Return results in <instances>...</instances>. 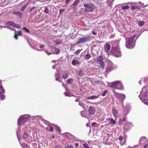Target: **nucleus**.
Returning <instances> with one entry per match:
<instances>
[{
  "instance_id": "11",
  "label": "nucleus",
  "mask_w": 148,
  "mask_h": 148,
  "mask_svg": "<svg viewBox=\"0 0 148 148\" xmlns=\"http://www.w3.org/2000/svg\"><path fill=\"white\" fill-rule=\"evenodd\" d=\"M132 125L129 122L126 123L124 125L125 130V131H127L129 129H130L132 127Z\"/></svg>"
},
{
  "instance_id": "47",
  "label": "nucleus",
  "mask_w": 148,
  "mask_h": 148,
  "mask_svg": "<svg viewBox=\"0 0 148 148\" xmlns=\"http://www.w3.org/2000/svg\"><path fill=\"white\" fill-rule=\"evenodd\" d=\"M92 34L96 36L97 35V33L96 30H94L92 32Z\"/></svg>"
},
{
  "instance_id": "8",
  "label": "nucleus",
  "mask_w": 148,
  "mask_h": 148,
  "mask_svg": "<svg viewBox=\"0 0 148 148\" xmlns=\"http://www.w3.org/2000/svg\"><path fill=\"white\" fill-rule=\"evenodd\" d=\"M89 37L79 38H78V40L77 41L76 44H79L84 43L86 42L89 41Z\"/></svg>"
},
{
  "instance_id": "34",
  "label": "nucleus",
  "mask_w": 148,
  "mask_h": 148,
  "mask_svg": "<svg viewBox=\"0 0 148 148\" xmlns=\"http://www.w3.org/2000/svg\"><path fill=\"white\" fill-rule=\"evenodd\" d=\"M64 94L66 96H68L69 97H71L72 96V95L71 94L68 92H65L64 93Z\"/></svg>"
},
{
  "instance_id": "39",
  "label": "nucleus",
  "mask_w": 148,
  "mask_h": 148,
  "mask_svg": "<svg viewBox=\"0 0 148 148\" xmlns=\"http://www.w3.org/2000/svg\"><path fill=\"white\" fill-rule=\"evenodd\" d=\"M129 7V6L128 5H126L125 6H122V8L123 10H125L127 9H128Z\"/></svg>"
},
{
  "instance_id": "10",
  "label": "nucleus",
  "mask_w": 148,
  "mask_h": 148,
  "mask_svg": "<svg viewBox=\"0 0 148 148\" xmlns=\"http://www.w3.org/2000/svg\"><path fill=\"white\" fill-rule=\"evenodd\" d=\"M13 14L16 15L17 16L19 17L20 18H21L23 15V14L21 12L17 11H13Z\"/></svg>"
},
{
  "instance_id": "60",
  "label": "nucleus",
  "mask_w": 148,
  "mask_h": 148,
  "mask_svg": "<svg viewBox=\"0 0 148 148\" xmlns=\"http://www.w3.org/2000/svg\"><path fill=\"white\" fill-rule=\"evenodd\" d=\"M64 10L63 9H60L59 10V11L60 13L62 12Z\"/></svg>"
},
{
  "instance_id": "17",
  "label": "nucleus",
  "mask_w": 148,
  "mask_h": 148,
  "mask_svg": "<svg viewBox=\"0 0 148 148\" xmlns=\"http://www.w3.org/2000/svg\"><path fill=\"white\" fill-rule=\"evenodd\" d=\"M56 70L57 71V73H56L55 74V76L56 77V81H59L60 82H61V80L59 79V78L60 77V75L59 74V73L57 69Z\"/></svg>"
},
{
  "instance_id": "32",
  "label": "nucleus",
  "mask_w": 148,
  "mask_h": 148,
  "mask_svg": "<svg viewBox=\"0 0 148 148\" xmlns=\"http://www.w3.org/2000/svg\"><path fill=\"white\" fill-rule=\"evenodd\" d=\"M55 51H54V54H58L60 52V50L58 48H55L54 49Z\"/></svg>"
},
{
  "instance_id": "15",
  "label": "nucleus",
  "mask_w": 148,
  "mask_h": 148,
  "mask_svg": "<svg viewBox=\"0 0 148 148\" xmlns=\"http://www.w3.org/2000/svg\"><path fill=\"white\" fill-rule=\"evenodd\" d=\"M22 131L21 130V128L20 127H19L18 128V130H16V135L17 136L18 138V140H19V137L21 135V134L22 133Z\"/></svg>"
},
{
  "instance_id": "44",
  "label": "nucleus",
  "mask_w": 148,
  "mask_h": 148,
  "mask_svg": "<svg viewBox=\"0 0 148 148\" xmlns=\"http://www.w3.org/2000/svg\"><path fill=\"white\" fill-rule=\"evenodd\" d=\"M13 22L12 21H9L8 22H7L6 23V24L7 25H10L12 26V25L13 24Z\"/></svg>"
},
{
  "instance_id": "29",
  "label": "nucleus",
  "mask_w": 148,
  "mask_h": 148,
  "mask_svg": "<svg viewBox=\"0 0 148 148\" xmlns=\"http://www.w3.org/2000/svg\"><path fill=\"white\" fill-rule=\"evenodd\" d=\"M27 4H25L20 9V10L21 11H23L25 9Z\"/></svg>"
},
{
  "instance_id": "46",
  "label": "nucleus",
  "mask_w": 148,
  "mask_h": 148,
  "mask_svg": "<svg viewBox=\"0 0 148 148\" xmlns=\"http://www.w3.org/2000/svg\"><path fill=\"white\" fill-rule=\"evenodd\" d=\"M119 140L121 141H123V137L122 136H120L119 138Z\"/></svg>"
},
{
  "instance_id": "16",
  "label": "nucleus",
  "mask_w": 148,
  "mask_h": 148,
  "mask_svg": "<svg viewBox=\"0 0 148 148\" xmlns=\"http://www.w3.org/2000/svg\"><path fill=\"white\" fill-rule=\"evenodd\" d=\"M112 113L113 116L115 117L118 116V112L117 110L115 109H113L112 110Z\"/></svg>"
},
{
  "instance_id": "41",
  "label": "nucleus",
  "mask_w": 148,
  "mask_h": 148,
  "mask_svg": "<svg viewBox=\"0 0 148 148\" xmlns=\"http://www.w3.org/2000/svg\"><path fill=\"white\" fill-rule=\"evenodd\" d=\"M80 51L81 50L78 49L75 52V54L77 55L80 53Z\"/></svg>"
},
{
  "instance_id": "27",
  "label": "nucleus",
  "mask_w": 148,
  "mask_h": 148,
  "mask_svg": "<svg viewBox=\"0 0 148 148\" xmlns=\"http://www.w3.org/2000/svg\"><path fill=\"white\" fill-rule=\"evenodd\" d=\"M67 82L68 83L72 84L73 82V79L72 78H70L67 80Z\"/></svg>"
},
{
  "instance_id": "26",
  "label": "nucleus",
  "mask_w": 148,
  "mask_h": 148,
  "mask_svg": "<svg viewBox=\"0 0 148 148\" xmlns=\"http://www.w3.org/2000/svg\"><path fill=\"white\" fill-rule=\"evenodd\" d=\"M22 133L23 134V137L24 139H25L28 136L27 134L25 132V130H22Z\"/></svg>"
},
{
  "instance_id": "1",
  "label": "nucleus",
  "mask_w": 148,
  "mask_h": 148,
  "mask_svg": "<svg viewBox=\"0 0 148 148\" xmlns=\"http://www.w3.org/2000/svg\"><path fill=\"white\" fill-rule=\"evenodd\" d=\"M138 97L145 104L148 105V89L147 87L143 88Z\"/></svg>"
},
{
  "instance_id": "59",
  "label": "nucleus",
  "mask_w": 148,
  "mask_h": 148,
  "mask_svg": "<svg viewBox=\"0 0 148 148\" xmlns=\"http://www.w3.org/2000/svg\"><path fill=\"white\" fill-rule=\"evenodd\" d=\"M114 1V0H108V1L109 3V2H111V3H112V2H113V1Z\"/></svg>"
},
{
  "instance_id": "37",
  "label": "nucleus",
  "mask_w": 148,
  "mask_h": 148,
  "mask_svg": "<svg viewBox=\"0 0 148 148\" xmlns=\"http://www.w3.org/2000/svg\"><path fill=\"white\" fill-rule=\"evenodd\" d=\"M103 143H105L106 144L109 145L110 144L108 142H107L106 141V139L104 138L103 140Z\"/></svg>"
},
{
  "instance_id": "33",
  "label": "nucleus",
  "mask_w": 148,
  "mask_h": 148,
  "mask_svg": "<svg viewBox=\"0 0 148 148\" xmlns=\"http://www.w3.org/2000/svg\"><path fill=\"white\" fill-rule=\"evenodd\" d=\"M23 29L25 31V32L27 33H29L30 32V31L29 29L27 28L26 27H23Z\"/></svg>"
},
{
  "instance_id": "55",
  "label": "nucleus",
  "mask_w": 148,
  "mask_h": 148,
  "mask_svg": "<svg viewBox=\"0 0 148 148\" xmlns=\"http://www.w3.org/2000/svg\"><path fill=\"white\" fill-rule=\"evenodd\" d=\"M45 47V45H41L39 47L40 48H43Z\"/></svg>"
},
{
  "instance_id": "31",
  "label": "nucleus",
  "mask_w": 148,
  "mask_h": 148,
  "mask_svg": "<svg viewBox=\"0 0 148 148\" xmlns=\"http://www.w3.org/2000/svg\"><path fill=\"white\" fill-rule=\"evenodd\" d=\"M77 73L80 76H83L84 75L83 71L81 70L78 71Z\"/></svg>"
},
{
  "instance_id": "50",
  "label": "nucleus",
  "mask_w": 148,
  "mask_h": 148,
  "mask_svg": "<svg viewBox=\"0 0 148 148\" xmlns=\"http://www.w3.org/2000/svg\"><path fill=\"white\" fill-rule=\"evenodd\" d=\"M73 147L72 145H68L66 147H65V148H73Z\"/></svg>"
},
{
  "instance_id": "48",
  "label": "nucleus",
  "mask_w": 148,
  "mask_h": 148,
  "mask_svg": "<svg viewBox=\"0 0 148 148\" xmlns=\"http://www.w3.org/2000/svg\"><path fill=\"white\" fill-rule=\"evenodd\" d=\"M81 115L83 117H85L84 112V111H82L81 112Z\"/></svg>"
},
{
  "instance_id": "21",
  "label": "nucleus",
  "mask_w": 148,
  "mask_h": 148,
  "mask_svg": "<svg viewBox=\"0 0 148 148\" xmlns=\"http://www.w3.org/2000/svg\"><path fill=\"white\" fill-rule=\"evenodd\" d=\"M15 33L14 34L15 35L14 36V38L16 40H17L18 39V36L21 35V33H22L21 31H19L17 32L18 34H17L16 32V31H15Z\"/></svg>"
},
{
  "instance_id": "7",
  "label": "nucleus",
  "mask_w": 148,
  "mask_h": 148,
  "mask_svg": "<svg viewBox=\"0 0 148 148\" xmlns=\"http://www.w3.org/2000/svg\"><path fill=\"white\" fill-rule=\"evenodd\" d=\"M27 119L26 115L20 117L18 119V123L20 125H22L27 120Z\"/></svg>"
},
{
  "instance_id": "22",
  "label": "nucleus",
  "mask_w": 148,
  "mask_h": 148,
  "mask_svg": "<svg viewBox=\"0 0 148 148\" xmlns=\"http://www.w3.org/2000/svg\"><path fill=\"white\" fill-rule=\"evenodd\" d=\"M146 140L145 137H142L140 138L139 143L142 144H144Z\"/></svg>"
},
{
  "instance_id": "54",
  "label": "nucleus",
  "mask_w": 148,
  "mask_h": 148,
  "mask_svg": "<svg viewBox=\"0 0 148 148\" xmlns=\"http://www.w3.org/2000/svg\"><path fill=\"white\" fill-rule=\"evenodd\" d=\"M148 147V144H145L144 146V148H147Z\"/></svg>"
},
{
  "instance_id": "45",
  "label": "nucleus",
  "mask_w": 148,
  "mask_h": 148,
  "mask_svg": "<svg viewBox=\"0 0 148 148\" xmlns=\"http://www.w3.org/2000/svg\"><path fill=\"white\" fill-rule=\"evenodd\" d=\"M83 145L85 148H89L88 146L87 143L84 144Z\"/></svg>"
},
{
  "instance_id": "35",
  "label": "nucleus",
  "mask_w": 148,
  "mask_h": 148,
  "mask_svg": "<svg viewBox=\"0 0 148 148\" xmlns=\"http://www.w3.org/2000/svg\"><path fill=\"white\" fill-rule=\"evenodd\" d=\"M108 90H104V91L101 94V95H102V96H105L106 94L108 92Z\"/></svg>"
},
{
  "instance_id": "57",
  "label": "nucleus",
  "mask_w": 148,
  "mask_h": 148,
  "mask_svg": "<svg viewBox=\"0 0 148 148\" xmlns=\"http://www.w3.org/2000/svg\"><path fill=\"white\" fill-rule=\"evenodd\" d=\"M132 10H134L135 9V7L134 6H133L132 7Z\"/></svg>"
},
{
  "instance_id": "42",
  "label": "nucleus",
  "mask_w": 148,
  "mask_h": 148,
  "mask_svg": "<svg viewBox=\"0 0 148 148\" xmlns=\"http://www.w3.org/2000/svg\"><path fill=\"white\" fill-rule=\"evenodd\" d=\"M110 122L112 124H114L116 123V121L113 119H111Z\"/></svg>"
},
{
  "instance_id": "23",
  "label": "nucleus",
  "mask_w": 148,
  "mask_h": 148,
  "mask_svg": "<svg viewBox=\"0 0 148 148\" xmlns=\"http://www.w3.org/2000/svg\"><path fill=\"white\" fill-rule=\"evenodd\" d=\"M113 69V68L112 66L111 65H108L107 66L106 71L107 72H109L110 71L112 70Z\"/></svg>"
},
{
  "instance_id": "3",
  "label": "nucleus",
  "mask_w": 148,
  "mask_h": 148,
  "mask_svg": "<svg viewBox=\"0 0 148 148\" xmlns=\"http://www.w3.org/2000/svg\"><path fill=\"white\" fill-rule=\"evenodd\" d=\"M110 87L114 89L123 90V87L121 82L119 81H116L112 82L110 85Z\"/></svg>"
},
{
  "instance_id": "24",
  "label": "nucleus",
  "mask_w": 148,
  "mask_h": 148,
  "mask_svg": "<svg viewBox=\"0 0 148 148\" xmlns=\"http://www.w3.org/2000/svg\"><path fill=\"white\" fill-rule=\"evenodd\" d=\"M137 23L139 26H142L145 24V22L143 21H138Z\"/></svg>"
},
{
  "instance_id": "58",
  "label": "nucleus",
  "mask_w": 148,
  "mask_h": 148,
  "mask_svg": "<svg viewBox=\"0 0 148 148\" xmlns=\"http://www.w3.org/2000/svg\"><path fill=\"white\" fill-rule=\"evenodd\" d=\"M126 119V118L125 117H123L122 119V120L123 121H125Z\"/></svg>"
},
{
  "instance_id": "64",
  "label": "nucleus",
  "mask_w": 148,
  "mask_h": 148,
  "mask_svg": "<svg viewBox=\"0 0 148 148\" xmlns=\"http://www.w3.org/2000/svg\"><path fill=\"white\" fill-rule=\"evenodd\" d=\"M45 51L46 52V53L48 55H50V54H51V53H49L47 51Z\"/></svg>"
},
{
  "instance_id": "38",
  "label": "nucleus",
  "mask_w": 148,
  "mask_h": 148,
  "mask_svg": "<svg viewBox=\"0 0 148 148\" xmlns=\"http://www.w3.org/2000/svg\"><path fill=\"white\" fill-rule=\"evenodd\" d=\"M91 57V56L90 55V54L89 53H87L86 55H85V58L87 59H88L89 58H90Z\"/></svg>"
},
{
  "instance_id": "19",
  "label": "nucleus",
  "mask_w": 148,
  "mask_h": 148,
  "mask_svg": "<svg viewBox=\"0 0 148 148\" xmlns=\"http://www.w3.org/2000/svg\"><path fill=\"white\" fill-rule=\"evenodd\" d=\"M79 62L77 58H74L72 61V64L73 66L79 64Z\"/></svg>"
},
{
  "instance_id": "18",
  "label": "nucleus",
  "mask_w": 148,
  "mask_h": 148,
  "mask_svg": "<svg viewBox=\"0 0 148 148\" xmlns=\"http://www.w3.org/2000/svg\"><path fill=\"white\" fill-rule=\"evenodd\" d=\"M101 94H100L99 95L96 96L95 95H92L90 97H88L86 98V99H97L98 98H99V96H100Z\"/></svg>"
},
{
  "instance_id": "2",
  "label": "nucleus",
  "mask_w": 148,
  "mask_h": 148,
  "mask_svg": "<svg viewBox=\"0 0 148 148\" xmlns=\"http://www.w3.org/2000/svg\"><path fill=\"white\" fill-rule=\"evenodd\" d=\"M136 36V35H133L131 37L126 39V46L127 48H132L135 45V41L136 39L134 38Z\"/></svg>"
},
{
  "instance_id": "30",
  "label": "nucleus",
  "mask_w": 148,
  "mask_h": 148,
  "mask_svg": "<svg viewBox=\"0 0 148 148\" xmlns=\"http://www.w3.org/2000/svg\"><path fill=\"white\" fill-rule=\"evenodd\" d=\"M98 63L100 64V66L103 69L105 67V63L104 62L102 61Z\"/></svg>"
},
{
  "instance_id": "4",
  "label": "nucleus",
  "mask_w": 148,
  "mask_h": 148,
  "mask_svg": "<svg viewBox=\"0 0 148 148\" xmlns=\"http://www.w3.org/2000/svg\"><path fill=\"white\" fill-rule=\"evenodd\" d=\"M111 51V53L116 57H119L121 56V53L120 48L118 47H112Z\"/></svg>"
},
{
  "instance_id": "20",
  "label": "nucleus",
  "mask_w": 148,
  "mask_h": 148,
  "mask_svg": "<svg viewBox=\"0 0 148 148\" xmlns=\"http://www.w3.org/2000/svg\"><path fill=\"white\" fill-rule=\"evenodd\" d=\"M64 135L66 137L70 138H74V136L69 133H64Z\"/></svg>"
},
{
  "instance_id": "52",
  "label": "nucleus",
  "mask_w": 148,
  "mask_h": 148,
  "mask_svg": "<svg viewBox=\"0 0 148 148\" xmlns=\"http://www.w3.org/2000/svg\"><path fill=\"white\" fill-rule=\"evenodd\" d=\"M53 131V127L50 126V131L52 132Z\"/></svg>"
},
{
  "instance_id": "36",
  "label": "nucleus",
  "mask_w": 148,
  "mask_h": 148,
  "mask_svg": "<svg viewBox=\"0 0 148 148\" xmlns=\"http://www.w3.org/2000/svg\"><path fill=\"white\" fill-rule=\"evenodd\" d=\"M55 129L58 132H61L60 129V128L58 127H57L56 125H55Z\"/></svg>"
},
{
  "instance_id": "6",
  "label": "nucleus",
  "mask_w": 148,
  "mask_h": 148,
  "mask_svg": "<svg viewBox=\"0 0 148 148\" xmlns=\"http://www.w3.org/2000/svg\"><path fill=\"white\" fill-rule=\"evenodd\" d=\"M113 92L116 97L122 101H123L125 99V95L119 93L114 90L113 91Z\"/></svg>"
},
{
  "instance_id": "43",
  "label": "nucleus",
  "mask_w": 148,
  "mask_h": 148,
  "mask_svg": "<svg viewBox=\"0 0 148 148\" xmlns=\"http://www.w3.org/2000/svg\"><path fill=\"white\" fill-rule=\"evenodd\" d=\"M67 73H65L62 76V78L64 79H65L67 78Z\"/></svg>"
},
{
  "instance_id": "13",
  "label": "nucleus",
  "mask_w": 148,
  "mask_h": 148,
  "mask_svg": "<svg viewBox=\"0 0 148 148\" xmlns=\"http://www.w3.org/2000/svg\"><path fill=\"white\" fill-rule=\"evenodd\" d=\"M80 0H76L71 5L70 8L73 9L79 3Z\"/></svg>"
},
{
  "instance_id": "12",
  "label": "nucleus",
  "mask_w": 148,
  "mask_h": 148,
  "mask_svg": "<svg viewBox=\"0 0 148 148\" xmlns=\"http://www.w3.org/2000/svg\"><path fill=\"white\" fill-rule=\"evenodd\" d=\"M96 110L93 107H90L88 110L89 115H93L95 113Z\"/></svg>"
},
{
  "instance_id": "9",
  "label": "nucleus",
  "mask_w": 148,
  "mask_h": 148,
  "mask_svg": "<svg viewBox=\"0 0 148 148\" xmlns=\"http://www.w3.org/2000/svg\"><path fill=\"white\" fill-rule=\"evenodd\" d=\"M5 93V90L4 89L2 86H0V96L1 100H3L5 98V96L3 94Z\"/></svg>"
},
{
  "instance_id": "62",
  "label": "nucleus",
  "mask_w": 148,
  "mask_h": 148,
  "mask_svg": "<svg viewBox=\"0 0 148 148\" xmlns=\"http://www.w3.org/2000/svg\"><path fill=\"white\" fill-rule=\"evenodd\" d=\"M75 101L76 102H79L80 101H79V99L78 98H77V99L75 100Z\"/></svg>"
},
{
  "instance_id": "61",
  "label": "nucleus",
  "mask_w": 148,
  "mask_h": 148,
  "mask_svg": "<svg viewBox=\"0 0 148 148\" xmlns=\"http://www.w3.org/2000/svg\"><path fill=\"white\" fill-rule=\"evenodd\" d=\"M36 8L35 7H32V8L31 9V10H30V11H32L34 9H35Z\"/></svg>"
},
{
  "instance_id": "63",
  "label": "nucleus",
  "mask_w": 148,
  "mask_h": 148,
  "mask_svg": "<svg viewBox=\"0 0 148 148\" xmlns=\"http://www.w3.org/2000/svg\"><path fill=\"white\" fill-rule=\"evenodd\" d=\"M70 0H66V3H69Z\"/></svg>"
},
{
  "instance_id": "14",
  "label": "nucleus",
  "mask_w": 148,
  "mask_h": 148,
  "mask_svg": "<svg viewBox=\"0 0 148 148\" xmlns=\"http://www.w3.org/2000/svg\"><path fill=\"white\" fill-rule=\"evenodd\" d=\"M110 45L108 44H106L104 46L105 51L106 53H108L110 49Z\"/></svg>"
},
{
  "instance_id": "25",
  "label": "nucleus",
  "mask_w": 148,
  "mask_h": 148,
  "mask_svg": "<svg viewBox=\"0 0 148 148\" xmlns=\"http://www.w3.org/2000/svg\"><path fill=\"white\" fill-rule=\"evenodd\" d=\"M103 60V57L102 56H100L97 59V61L98 63L102 62Z\"/></svg>"
},
{
  "instance_id": "49",
  "label": "nucleus",
  "mask_w": 148,
  "mask_h": 148,
  "mask_svg": "<svg viewBox=\"0 0 148 148\" xmlns=\"http://www.w3.org/2000/svg\"><path fill=\"white\" fill-rule=\"evenodd\" d=\"M3 27H6V26H3ZM7 28H9V29H10L12 30H14V28H13V27H7Z\"/></svg>"
},
{
  "instance_id": "53",
  "label": "nucleus",
  "mask_w": 148,
  "mask_h": 148,
  "mask_svg": "<svg viewBox=\"0 0 148 148\" xmlns=\"http://www.w3.org/2000/svg\"><path fill=\"white\" fill-rule=\"evenodd\" d=\"M23 148H28V146L27 145H25L23 147Z\"/></svg>"
},
{
  "instance_id": "40",
  "label": "nucleus",
  "mask_w": 148,
  "mask_h": 148,
  "mask_svg": "<svg viewBox=\"0 0 148 148\" xmlns=\"http://www.w3.org/2000/svg\"><path fill=\"white\" fill-rule=\"evenodd\" d=\"M49 10L47 7H45V8L44 12L46 13H48L49 12Z\"/></svg>"
},
{
  "instance_id": "56",
  "label": "nucleus",
  "mask_w": 148,
  "mask_h": 148,
  "mask_svg": "<svg viewBox=\"0 0 148 148\" xmlns=\"http://www.w3.org/2000/svg\"><path fill=\"white\" fill-rule=\"evenodd\" d=\"M79 105L82 107H83L84 104L83 103H79Z\"/></svg>"
},
{
  "instance_id": "51",
  "label": "nucleus",
  "mask_w": 148,
  "mask_h": 148,
  "mask_svg": "<svg viewBox=\"0 0 148 148\" xmlns=\"http://www.w3.org/2000/svg\"><path fill=\"white\" fill-rule=\"evenodd\" d=\"M15 27L17 28H20V26L18 24H16Z\"/></svg>"
},
{
  "instance_id": "5",
  "label": "nucleus",
  "mask_w": 148,
  "mask_h": 148,
  "mask_svg": "<svg viewBox=\"0 0 148 148\" xmlns=\"http://www.w3.org/2000/svg\"><path fill=\"white\" fill-rule=\"evenodd\" d=\"M84 6L85 7V11L88 12H92L95 8V5L91 3L85 4Z\"/></svg>"
},
{
  "instance_id": "28",
  "label": "nucleus",
  "mask_w": 148,
  "mask_h": 148,
  "mask_svg": "<svg viewBox=\"0 0 148 148\" xmlns=\"http://www.w3.org/2000/svg\"><path fill=\"white\" fill-rule=\"evenodd\" d=\"M122 101L118 99H116V103L119 106L122 104Z\"/></svg>"
}]
</instances>
